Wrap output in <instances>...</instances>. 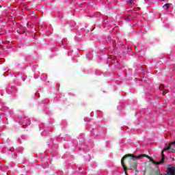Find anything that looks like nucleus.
I'll use <instances>...</instances> for the list:
<instances>
[{"mask_svg": "<svg viewBox=\"0 0 175 175\" xmlns=\"http://www.w3.org/2000/svg\"><path fill=\"white\" fill-rule=\"evenodd\" d=\"M173 144H175V140L173 142H172L170 145H168L166 148H164L163 149V150L161 151V161L159 162L154 161L152 157L146 154H141L140 156H135L132 154H125L122 158V160H121V164L125 172V174L128 175V173L126 172V170H128V169L125 166V162H124L125 159H128L129 162L130 163V165H131L130 167L131 170H136L137 169V161H136L135 159H140L142 157H146V158H148V159H150V161H151L153 165H161V163H163V162H165V154H163L164 151H167V150H171V152H175V149L172 148V146H173Z\"/></svg>", "mask_w": 175, "mask_h": 175, "instance_id": "1", "label": "nucleus"}, {"mask_svg": "<svg viewBox=\"0 0 175 175\" xmlns=\"http://www.w3.org/2000/svg\"><path fill=\"white\" fill-rule=\"evenodd\" d=\"M167 175H175V167H168Z\"/></svg>", "mask_w": 175, "mask_h": 175, "instance_id": "2", "label": "nucleus"}, {"mask_svg": "<svg viewBox=\"0 0 175 175\" xmlns=\"http://www.w3.org/2000/svg\"><path fill=\"white\" fill-rule=\"evenodd\" d=\"M170 6V4H169V3H166V4H165L163 6V9L165 10H167L168 9H169V7Z\"/></svg>", "mask_w": 175, "mask_h": 175, "instance_id": "3", "label": "nucleus"}, {"mask_svg": "<svg viewBox=\"0 0 175 175\" xmlns=\"http://www.w3.org/2000/svg\"><path fill=\"white\" fill-rule=\"evenodd\" d=\"M155 175H162V174H161V171L158 170Z\"/></svg>", "mask_w": 175, "mask_h": 175, "instance_id": "4", "label": "nucleus"}, {"mask_svg": "<svg viewBox=\"0 0 175 175\" xmlns=\"http://www.w3.org/2000/svg\"><path fill=\"white\" fill-rule=\"evenodd\" d=\"M159 88L161 91H162V90H163V85L159 86Z\"/></svg>", "mask_w": 175, "mask_h": 175, "instance_id": "5", "label": "nucleus"}, {"mask_svg": "<svg viewBox=\"0 0 175 175\" xmlns=\"http://www.w3.org/2000/svg\"><path fill=\"white\" fill-rule=\"evenodd\" d=\"M130 3H133L135 2V0H129Z\"/></svg>", "mask_w": 175, "mask_h": 175, "instance_id": "6", "label": "nucleus"}, {"mask_svg": "<svg viewBox=\"0 0 175 175\" xmlns=\"http://www.w3.org/2000/svg\"><path fill=\"white\" fill-rule=\"evenodd\" d=\"M126 20H129H129H131V18H129V16H126Z\"/></svg>", "mask_w": 175, "mask_h": 175, "instance_id": "7", "label": "nucleus"}, {"mask_svg": "<svg viewBox=\"0 0 175 175\" xmlns=\"http://www.w3.org/2000/svg\"><path fill=\"white\" fill-rule=\"evenodd\" d=\"M163 95H166V92H163Z\"/></svg>", "mask_w": 175, "mask_h": 175, "instance_id": "8", "label": "nucleus"}]
</instances>
